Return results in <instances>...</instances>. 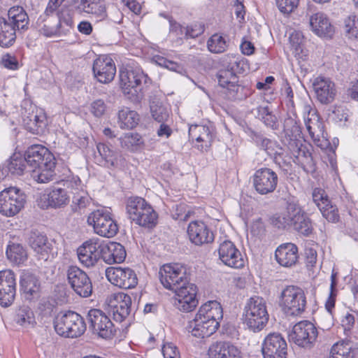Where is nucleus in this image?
<instances>
[{"label":"nucleus","mask_w":358,"mask_h":358,"mask_svg":"<svg viewBox=\"0 0 358 358\" xmlns=\"http://www.w3.org/2000/svg\"><path fill=\"white\" fill-rule=\"evenodd\" d=\"M106 276L110 282L122 289H132L138 284L135 271L128 267L108 268L106 270Z\"/></svg>","instance_id":"6ab92c4d"},{"label":"nucleus","mask_w":358,"mask_h":358,"mask_svg":"<svg viewBox=\"0 0 358 358\" xmlns=\"http://www.w3.org/2000/svg\"><path fill=\"white\" fill-rule=\"evenodd\" d=\"M36 27L46 37L65 36L73 27L72 13L67 8L57 9L48 3L44 13L36 20Z\"/></svg>","instance_id":"7ed1b4c3"},{"label":"nucleus","mask_w":358,"mask_h":358,"mask_svg":"<svg viewBox=\"0 0 358 358\" xmlns=\"http://www.w3.org/2000/svg\"><path fill=\"white\" fill-rule=\"evenodd\" d=\"M222 317L220 303L217 301H209L199 308L194 319L188 322L186 329L194 337H209L217 330Z\"/></svg>","instance_id":"f03ea898"},{"label":"nucleus","mask_w":358,"mask_h":358,"mask_svg":"<svg viewBox=\"0 0 358 358\" xmlns=\"http://www.w3.org/2000/svg\"><path fill=\"white\" fill-rule=\"evenodd\" d=\"M245 65L243 59L233 57L227 69H230V71H234L236 76L237 73H243L245 71Z\"/></svg>","instance_id":"338daca9"},{"label":"nucleus","mask_w":358,"mask_h":358,"mask_svg":"<svg viewBox=\"0 0 358 358\" xmlns=\"http://www.w3.org/2000/svg\"><path fill=\"white\" fill-rule=\"evenodd\" d=\"M27 166L24 155L21 153H14L3 165V171L10 173L12 175L21 176Z\"/></svg>","instance_id":"79ce46f5"},{"label":"nucleus","mask_w":358,"mask_h":358,"mask_svg":"<svg viewBox=\"0 0 358 358\" xmlns=\"http://www.w3.org/2000/svg\"><path fill=\"white\" fill-rule=\"evenodd\" d=\"M24 157L27 166L31 170L55 159L48 148L41 145H34L29 147L24 154Z\"/></svg>","instance_id":"7c9ffc66"},{"label":"nucleus","mask_w":358,"mask_h":358,"mask_svg":"<svg viewBox=\"0 0 358 358\" xmlns=\"http://www.w3.org/2000/svg\"><path fill=\"white\" fill-rule=\"evenodd\" d=\"M77 256L83 266L90 268L95 266L102 259L101 241L95 238L85 241L77 249Z\"/></svg>","instance_id":"a211bd4d"},{"label":"nucleus","mask_w":358,"mask_h":358,"mask_svg":"<svg viewBox=\"0 0 358 358\" xmlns=\"http://www.w3.org/2000/svg\"><path fill=\"white\" fill-rule=\"evenodd\" d=\"M207 47L210 52L220 54L227 50V43L224 37L218 34H215L208 40Z\"/></svg>","instance_id":"603ef678"},{"label":"nucleus","mask_w":358,"mask_h":358,"mask_svg":"<svg viewBox=\"0 0 358 358\" xmlns=\"http://www.w3.org/2000/svg\"><path fill=\"white\" fill-rule=\"evenodd\" d=\"M69 202V196L66 190L62 187H53L40 194L36 199L37 205L41 209L63 208Z\"/></svg>","instance_id":"4be33fe9"},{"label":"nucleus","mask_w":358,"mask_h":358,"mask_svg":"<svg viewBox=\"0 0 358 358\" xmlns=\"http://www.w3.org/2000/svg\"><path fill=\"white\" fill-rule=\"evenodd\" d=\"M313 201L320 210L322 216L329 222H336L339 220L337 208L332 205L324 189L316 187L312 192Z\"/></svg>","instance_id":"bb28decb"},{"label":"nucleus","mask_w":358,"mask_h":358,"mask_svg":"<svg viewBox=\"0 0 358 358\" xmlns=\"http://www.w3.org/2000/svg\"><path fill=\"white\" fill-rule=\"evenodd\" d=\"M306 129L312 141L316 146L322 150L327 149L330 145L327 134L324 130V125L320 121L315 111L309 110L307 117L304 118Z\"/></svg>","instance_id":"aec40b11"},{"label":"nucleus","mask_w":358,"mask_h":358,"mask_svg":"<svg viewBox=\"0 0 358 358\" xmlns=\"http://www.w3.org/2000/svg\"><path fill=\"white\" fill-rule=\"evenodd\" d=\"M189 241L196 245L212 243L214 235L209 227L202 221H192L187 227Z\"/></svg>","instance_id":"c756f323"},{"label":"nucleus","mask_w":358,"mask_h":358,"mask_svg":"<svg viewBox=\"0 0 358 358\" xmlns=\"http://www.w3.org/2000/svg\"><path fill=\"white\" fill-rule=\"evenodd\" d=\"M59 183H62L64 186L74 189L76 192L83 189L82 182L80 178L73 174L66 176Z\"/></svg>","instance_id":"680f3d73"},{"label":"nucleus","mask_w":358,"mask_h":358,"mask_svg":"<svg viewBox=\"0 0 358 358\" xmlns=\"http://www.w3.org/2000/svg\"><path fill=\"white\" fill-rule=\"evenodd\" d=\"M250 136L256 145L266 151L270 156H272L278 150H280V145L276 141L264 137L262 134L253 131H251Z\"/></svg>","instance_id":"37998d69"},{"label":"nucleus","mask_w":358,"mask_h":358,"mask_svg":"<svg viewBox=\"0 0 358 358\" xmlns=\"http://www.w3.org/2000/svg\"><path fill=\"white\" fill-rule=\"evenodd\" d=\"M102 259L108 264H120L126 258L124 247L117 242L106 243L101 241Z\"/></svg>","instance_id":"72a5a7b5"},{"label":"nucleus","mask_w":358,"mask_h":358,"mask_svg":"<svg viewBox=\"0 0 358 358\" xmlns=\"http://www.w3.org/2000/svg\"><path fill=\"white\" fill-rule=\"evenodd\" d=\"M55 159L30 170L31 178L38 183H48L52 181L55 176Z\"/></svg>","instance_id":"ea45409f"},{"label":"nucleus","mask_w":358,"mask_h":358,"mask_svg":"<svg viewBox=\"0 0 358 358\" xmlns=\"http://www.w3.org/2000/svg\"><path fill=\"white\" fill-rule=\"evenodd\" d=\"M278 182L277 173L268 168H261L257 170L253 176L254 187L262 195L273 192Z\"/></svg>","instance_id":"5701e85b"},{"label":"nucleus","mask_w":358,"mask_h":358,"mask_svg":"<svg viewBox=\"0 0 358 358\" xmlns=\"http://www.w3.org/2000/svg\"><path fill=\"white\" fill-rule=\"evenodd\" d=\"M244 323L253 332L262 331L268 320L265 300L260 296L250 298L244 308Z\"/></svg>","instance_id":"423d86ee"},{"label":"nucleus","mask_w":358,"mask_h":358,"mask_svg":"<svg viewBox=\"0 0 358 358\" xmlns=\"http://www.w3.org/2000/svg\"><path fill=\"white\" fill-rule=\"evenodd\" d=\"M164 358H180L177 348L172 343L164 345L162 348Z\"/></svg>","instance_id":"774afa93"},{"label":"nucleus","mask_w":358,"mask_h":358,"mask_svg":"<svg viewBox=\"0 0 358 358\" xmlns=\"http://www.w3.org/2000/svg\"><path fill=\"white\" fill-rule=\"evenodd\" d=\"M6 256L13 263L23 264L27 259V253L25 249L20 244L9 245L6 249Z\"/></svg>","instance_id":"de8ad7c7"},{"label":"nucleus","mask_w":358,"mask_h":358,"mask_svg":"<svg viewBox=\"0 0 358 358\" xmlns=\"http://www.w3.org/2000/svg\"><path fill=\"white\" fill-rule=\"evenodd\" d=\"M16 294V279L11 270L0 271V305L8 307L14 301Z\"/></svg>","instance_id":"393cba45"},{"label":"nucleus","mask_w":358,"mask_h":358,"mask_svg":"<svg viewBox=\"0 0 358 358\" xmlns=\"http://www.w3.org/2000/svg\"><path fill=\"white\" fill-rule=\"evenodd\" d=\"M105 304L108 315L115 321L122 322L130 313L131 299L123 292L115 293L107 297Z\"/></svg>","instance_id":"9b49d317"},{"label":"nucleus","mask_w":358,"mask_h":358,"mask_svg":"<svg viewBox=\"0 0 358 358\" xmlns=\"http://www.w3.org/2000/svg\"><path fill=\"white\" fill-rule=\"evenodd\" d=\"M90 197L86 191H81L73 193L71 208L73 212H78L85 208L90 203Z\"/></svg>","instance_id":"5fc2aeb1"},{"label":"nucleus","mask_w":358,"mask_h":358,"mask_svg":"<svg viewBox=\"0 0 358 358\" xmlns=\"http://www.w3.org/2000/svg\"><path fill=\"white\" fill-rule=\"evenodd\" d=\"M219 259L226 266L234 268L244 266L245 260L239 250L230 241H224L218 248Z\"/></svg>","instance_id":"cd10ccee"},{"label":"nucleus","mask_w":358,"mask_h":358,"mask_svg":"<svg viewBox=\"0 0 358 358\" xmlns=\"http://www.w3.org/2000/svg\"><path fill=\"white\" fill-rule=\"evenodd\" d=\"M56 333L64 338H78L86 330V324L80 315L74 311L57 314L54 320Z\"/></svg>","instance_id":"0eeeda50"},{"label":"nucleus","mask_w":358,"mask_h":358,"mask_svg":"<svg viewBox=\"0 0 358 358\" xmlns=\"http://www.w3.org/2000/svg\"><path fill=\"white\" fill-rule=\"evenodd\" d=\"M215 135L211 128L206 125L192 124L189 127V138L194 148L203 152L211 146Z\"/></svg>","instance_id":"b1692460"},{"label":"nucleus","mask_w":358,"mask_h":358,"mask_svg":"<svg viewBox=\"0 0 358 358\" xmlns=\"http://www.w3.org/2000/svg\"><path fill=\"white\" fill-rule=\"evenodd\" d=\"M150 112L152 117L158 122H164L169 117L167 109L158 103H153L150 106Z\"/></svg>","instance_id":"052dcab7"},{"label":"nucleus","mask_w":358,"mask_h":358,"mask_svg":"<svg viewBox=\"0 0 358 358\" xmlns=\"http://www.w3.org/2000/svg\"><path fill=\"white\" fill-rule=\"evenodd\" d=\"M67 280L73 290L80 296L92 294V284L87 274L77 266H70L66 271Z\"/></svg>","instance_id":"f3484780"},{"label":"nucleus","mask_w":358,"mask_h":358,"mask_svg":"<svg viewBox=\"0 0 358 358\" xmlns=\"http://www.w3.org/2000/svg\"><path fill=\"white\" fill-rule=\"evenodd\" d=\"M90 328L99 337L108 339L112 338L115 329L110 317L99 309H91L87 313Z\"/></svg>","instance_id":"ddd939ff"},{"label":"nucleus","mask_w":358,"mask_h":358,"mask_svg":"<svg viewBox=\"0 0 358 358\" xmlns=\"http://www.w3.org/2000/svg\"><path fill=\"white\" fill-rule=\"evenodd\" d=\"M276 261L282 266L289 267L295 264L298 259V248L296 245L287 243L280 245L275 252Z\"/></svg>","instance_id":"4c0bfd02"},{"label":"nucleus","mask_w":358,"mask_h":358,"mask_svg":"<svg viewBox=\"0 0 358 358\" xmlns=\"http://www.w3.org/2000/svg\"><path fill=\"white\" fill-rule=\"evenodd\" d=\"M28 243L39 259L48 260L52 251V244L45 235L38 231H32L29 237Z\"/></svg>","instance_id":"c9c22d12"},{"label":"nucleus","mask_w":358,"mask_h":358,"mask_svg":"<svg viewBox=\"0 0 358 358\" xmlns=\"http://www.w3.org/2000/svg\"><path fill=\"white\" fill-rule=\"evenodd\" d=\"M306 296L303 290L296 286H287L281 292L280 305L288 316H299L306 307Z\"/></svg>","instance_id":"6e6552de"},{"label":"nucleus","mask_w":358,"mask_h":358,"mask_svg":"<svg viewBox=\"0 0 358 358\" xmlns=\"http://www.w3.org/2000/svg\"><path fill=\"white\" fill-rule=\"evenodd\" d=\"M220 87L227 88L230 98L235 100H243L251 94L250 89L238 85V79L234 71L230 69H221L217 74Z\"/></svg>","instance_id":"2eb2a0df"},{"label":"nucleus","mask_w":358,"mask_h":358,"mask_svg":"<svg viewBox=\"0 0 358 358\" xmlns=\"http://www.w3.org/2000/svg\"><path fill=\"white\" fill-rule=\"evenodd\" d=\"M303 210L297 200L289 199L287 202L285 210L273 215L271 222L280 229L290 230Z\"/></svg>","instance_id":"4468645a"},{"label":"nucleus","mask_w":358,"mask_h":358,"mask_svg":"<svg viewBox=\"0 0 358 358\" xmlns=\"http://www.w3.org/2000/svg\"><path fill=\"white\" fill-rule=\"evenodd\" d=\"M147 201L141 197L130 198L127 203V212L129 219L136 222L139 219L142 211L145 210Z\"/></svg>","instance_id":"49530a36"},{"label":"nucleus","mask_w":358,"mask_h":358,"mask_svg":"<svg viewBox=\"0 0 358 358\" xmlns=\"http://www.w3.org/2000/svg\"><path fill=\"white\" fill-rule=\"evenodd\" d=\"M313 88L317 99L322 104L331 103L336 96L335 84L330 78L324 76L315 78L313 83Z\"/></svg>","instance_id":"c85d7f7f"},{"label":"nucleus","mask_w":358,"mask_h":358,"mask_svg":"<svg viewBox=\"0 0 358 358\" xmlns=\"http://www.w3.org/2000/svg\"><path fill=\"white\" fill-rule=\"evenodd\" d=\"M309 24L313 32L320 37L331 38L334 34V27L324 13L317 12L311 15Z\"/></svg>","instance_id":"2f4dec72"},{"label":"nucleus","mask_w":358,"mask_h":358,"mask_svg":"<svg viewBox=\"0 0 358 358\" xmlns=\"http://www.w3.org/2000/svg\"><path fill=\"white\" fill-rule=\"evenodd\" d=\"M77 8L83 13L90 14L96 22L106 19L108 15L103 0H76Z\"/></svg>","instance_id":"f704fd0d"},{"label":"nucleus","mask_w":358,"mask_h":358,"mask_svg":"<svg viewBox=\"0 0 358 358\" xmlns=\"http://www.w3.org/2000/svg\"><path fill=\"white\" fill-rule=\"evenodd\" d=\"M301 130L295 113H287L283 122V142L287 145L289 154L293 156L294 163L306 167L313 166L312 154L308 147L303 143L301 138Z\"/></svg>","instance_id":"f257e3e1"},{"label":"nucleus","mask_w":358,"mask_h":358,"mask_svg":"<svg viewBox=\"0 0 358 358\" xmlns=\"http://www.w3.org/2000/svg\"><path fill=\"white\" fill-rule=\"evenodd\" d=\"M171 30L172 33L176 32V34L180 31L181 35L184 33L185 38H194L201 35L204 31L203 28L201 26L195 25L194 27H185L178 23L171 24Z\"/></svg>","instance_id":"6e6d98bb"},{"label":"nucleus","mask_w":358,"mask_h":358,"mask_svg":"<svg viewBox=\"0 0 358 358\" xmlns=\"http://www.w3.org/2000/svg\"><path fill=\"white\" fill-rule=\"evenodd\" d=\"M87 223L92 226L96 234L101 236L111 238L118 231V226L107 209H98L87 217Z\"/></svg>","instance_id":"9d476101"},{"label":"nucleus","mask_w":358,"mask_h":358,"mask_svg":"<svg viewBox=\"0 0 358 358\" xmlns=\"http://www.w3.org/2000/svg\"><path fill=\"white\" fill-rule=\"evenodd\" d=\"M92 71L95 78L99 83L106 84L114 79L116 67L110 56L103 55L94 61Z\"/></svg>","instance_id":"a878e982"},{"label":"nucleus","mask_w":358,"mask_h":358,"mask_svg":"<svg viewBox=\"0 0 358 358\" xmlns=\"http://www.w3.org/2000/svg\"><path fill=\"white\" fill-rule=\"evenodd\" d=\"M279 10L283 13H290L298 6L299 0H275Z\"/></svg>","instance_id":"0e129e2a"},{"label":"nucleus","mask_w":358,"mask_h":358,"mask_svg":"<svg viewBox=\"0 0 358 358\" xmlns=\"http://www.w3.org/2000/svg\"><path fill=\"white\" fill-rule=\"evenodd\" d=\"M291 229L306 237L310 236L313 233L314 228L312 220L307 215L305 210Z\"/></svg>","instance_id":"09e8293b"},{"label":"nucleus","mask_w":358,"mask_h":358,"mask_svg":"<svg viewBox=\"0 0 358 358\" xmlns=\"http://www.w3.org/2000/svg\"><path fill=\"white\" fill-rule=\"evenodd\" d=\"M27 196L17 187H9L0 192V213L6 217H13L24 207Z\"/></svg>","instance_id":"1a4fd4ad"},{"label":"nucleus","mask_w":358,"mask_h":358,"mask_svg":"<svg viewBox=\"0 0 358 358\" xmlns=\"http://www.w3.org/2000/svg\"><path fill=\"white\" fill-rule=\"evenodd\" d=\"M13 321L17 326L24 329H33L37 324L33 310L27 305H22L15 308Z\"/></svg>","instance_id":"58836bf2"},{"label":"nucleus","mask_w":358,"mask_h":358,"mask_svg":"<svg viewBox=\"0 0 358 358\" xmlns=\"http://www.w3.org/2000/svg\"><path fill=\"white\" fill-rule=\"evenodd\" d=\"M8 19L0 17V46L8 48L16 39V29L24 30L28 27L29 17L21 6H13L8 12Z\"/></svg>","instance_id":"20e7f679"},{"label":"nucleus","mask_w":358,"mask_h":358,"mask_svg":"<svg viewBox=\"0 0 358 358\" xmlns=\"http://www.w3.org/2000/svg\"><path fill=\"white\" fill-rule=\"evenodd\" d=\"M176 293V296H185L190 299H196V286L190 283L188 280V278L186 279L185 285L180 284L178 289H173Z\"/></svg>","instance_id":"bf43d9fd"},{"label":"nucleus","mask_w":358,"mask_h":358,"mask_svg":"<svg viewBox=\"0 0 358 358\" xmlns=\"http://www.w3.org/2000/svg\"><path fill=\"white\" fill-rule=\"evenodd\" d=\"M344 31L349 38L358 37V15H350L345 19Z\"/></svg>","instance_id":"4d7b16f0"},{"label":"nucleus","mask_w":358,"mask_h":358,"mask_svg":"<svg viewBox=\"0 0 358 358\" xmlns=\"http://www.w3.org/2000/svg\"><path fill=\"white\" fill-rule=\"evenodd\" d=\"M273 157V161L275 164H277L280 168H284L285 166H288L289 164L290 157H289L287 153H285L284 149L280 146V150H278V152H275V154L272 155ZM291 157L295 159L293 156L291 155Z\"/></svg>","instance_id":"e2e57ef3"},{"label":"nucleus","mask_w":358,"mask_h":358,"mask_svg":"<svg viewBox=\"0 0 358 358\" xmlns=\"http://www.w3.org/2000/svg\"><path fill=\"white\" fill-rule=\"evenodd\" d=\"M150 80L148 75L139 68L120 71V87L126 98L133 103L141 101L144 87Z\"/></svg>","instance_id":"39448f33"},{"label":"nucleus","mask_w":358,"mask_h":358,"mask_svg":"<svg viewBox=\"0 0 358 358\" xmlns=\"http://www.w3.org/2000/svg\"><path fill=\"white\" fill-rule=\"evenodd\" d=\"M20 285V290L23 292L27 300H32L38 294L40 283L34 275L24 274L22 275Z\"/></svg>","instance_id":"a19ab883"},{"label":"nucleus","mask_w":358,"mask_h":358,"mask_svg":"<svg viewBox=\"0 0 358 358\" xmlns=\"http://www.w3.org/2000/svg\"><path fill=\"white\" fill-rule=\"evenodd\" d=\"M138 113L129 108H123L118 112V124L122 129H133L138 124Z\"/></svg>","instance_id":"c03bdc74"},{"label":"nucleus","mask_w":358,"mask_h":358,"mask_svg":"<svg viewBox=\"0 0 358 358\" xmlns=\"http://www.w3.org/2000/svg\"><path fill=\"white\" fill-rule=\"evenodd\" d=\"M139 219L135 222L137 224L148 228L153 227L157 220V214L152 207L147 203L144 211H142Z\"/></svg>","instance_id":"8fccbe9b"},{"label":"nucleus","mask_w":358,"mask_h":358,"mask_svg":"<svg viewBox=\"0 0 358 358\" xmlns=\"http://www.w3.org/2000/svg\"><path fill=\"white\" fill-rule=\"evenodd\" d=\"M29 112L23 114V122L27 129L32 134L42 132L46 125V118L41 109H38L35 106L30 105Z\"/></svg>","instance_id":"473e14b6"},{"label":"nucleus","mask_w":358,"mask_h":358,"mask_svg":"<svg viewBox=\"0 0 358 358\" xmlns=\"http://www.w3.org/2000/svg\"><path fill=\"white\" fill-rule=\"evenodd\" d=\"M287 345L279 333H271L264 339L262 352L264 358H286Z\"/></svg>","instance_id":"412c9836"},{"label":"nucleus","mask_w":358,"mask_h":358,"mask_svg":"<svg viewBox=\"0 0 358 358\" xmlns=\"http://www.w3.org/2000/svg\"><path fill=\"white\" fill-rule=\"evenodd\" d=\"M96 148L99 153L104 159L108 166H115L117 164L118 154L112 150L108 144L99 143Z\"/></svg>","instance_id":"864d4df0"},{"label":"nucleus","mask_w":358,"mask_h":358,"mask_svg":"<svg viewBox=\"0 0 358 358\" xmlns=\"http://www.w3.org/2000/svg\"><path fill=\"white\" fill-rule=\"evenodd\" d=\"M106 105L103 100L96 99L90 105V112L97 117H101L106 110Z\"/></svg>","instance_id":"69168bd1"},{"label":"nucleus","mask_w":358,"mask_h":358,"mask_svg":"<svg viewBox=\"0 0 358 358\" xmlns=\"http://www.w3.org/2000/svg\"><path fill=\"white\" fill-rule=\"evenodd\" d=\"M120 143L122 148L134 151L141 147L143 143L141 135L137 133H127L120 138Z\"/></svg>","instance_id":"3c124183"},{"label":"nucleus","mask_w":358,"mask_h":358,"mask_svg":"<svg viewBox=\"0 0 358 358\" xmlns=\"http://www.w3.org/2000/svg\"><path fill=\"white\" fill-rule=\"evenodd\" d=\"M210 358H241L239 348L228 341H217L208 349Z\"/></svg>","instance_id":"e433bc0d"},{"label":"nucleus","mask_w":358,"mask_h":358,"mask_svg":"<svg viewBox=\"0 0 358 358\" xmlns=\"http://www.w3.org/2000/svg\"><path fill=\"white\" fill-rule=\"evenodd\" d=\"M317 334V329L312 322L303 320L293 327L289 338L300 347L310 348L316 341Z\"/></svg>","instance_id":"dca6fc26"},{"label":"nucleus","mask_w":358,"mask_h":358,"mask_svg":"<svg viewBox=\"0 0 358 358\" xmlns=\"http://www.w3.org/2000/svg\"><path fill=\"white\" fill-rule=\"evenodd\" d=\"M159 280L163 287L167 289H178L180 284L185 285L188 278L186 268L179 264H166L160 267Z\"/></svg>","instance_id":"f8f14e48"},{"label":"nucleus","mask_w":358,"mask_h":358,"mask_svg":"<svg viewBox=\"0 0 358 358\" xmlns=\"http://www.w3.org/2000/svg\"><path fill=\"white\" fill-rule=\"evenodd\" d=\"M356 349L351 342L337 343L331 348L330 358H355Z\"/></svg>","instance_id":"a18cd8bd"},{"label":"nucleus","mask_w":358,"mask_h":358,"mask_svg":"<svg viewBox=\"0 0 358 358\" xmlns=\"http://www.w3.org/2000/svg\"><path fill=\"white\" fill-rule=\"evenodd\" d=\"M198 305L197 299L185 296H176L175 306L180 311L189 313L194 310Z\"/></svg>","instance_id":"13d9d810"}]
</instances>
